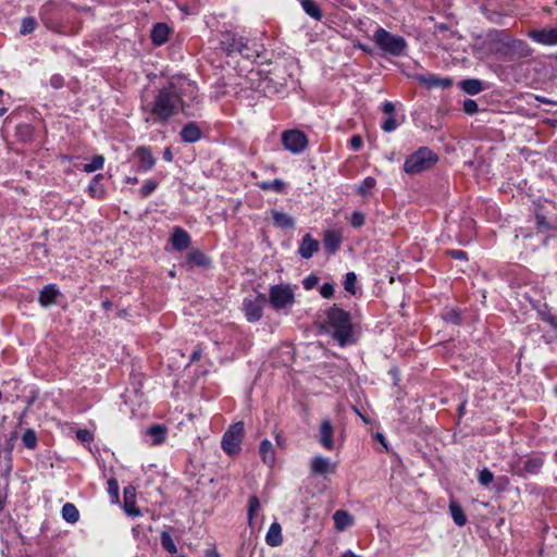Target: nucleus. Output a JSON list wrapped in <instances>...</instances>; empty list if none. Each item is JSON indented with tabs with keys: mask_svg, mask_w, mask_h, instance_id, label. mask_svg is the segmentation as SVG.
<instances>
[{
	"mask_svg": "<svg viewBox=\"0 0 557 557\" xmlns=\"http://www.w3.org/2000/svg\"><path fill=\"white\" fill-rule=\"evenodd\" d=\"M185 81L172 77L166 84L153 91L151 100H144L141 111L146 123L166 124L184 108L183 86Z\"/></svg>",
	"mask_w": 557,
	"mask_h": 557,
	"instance_id": "1",
	"label": "nucleus"
},
{
	"mask_svg": "<svg viewBox=\"0 0 557 557\" xmlns=\"http://www.w3.org/2000/svg\"><path fill=\"white\" fill-rule=\"evenodd\" d=\"M326 321L332 329L333 338L341 347L351 345L356 342L350 314L347 311L337 306H333L327 311Z\"/></svg>",
	"mask_w": 557,
	"mask_h": 557,
	"instance_id": "2",
	"label": "nucleus"
},
{
	"mask_svg": "<svg viewBox=\"0 0 557 557\" xmlns=\"http://www.w3.org/2000/svg\"><path fill=\"white\" fill-rule=\"evenodd\" d=\"M373 41L385 53L401 55L407 49V41L404 37L394 35L383 27H379L373 34Z\"/></svg>",
	"mask_w": 557,
	"mask_h": 557,
	"instance_id": "3",
	"label": "nucleus"
},
{
	"mask_svg": "<svg viewBox=\"0 0 557 557\" xmlns=\"http://www.w3.org/2000/svg\"><path fill=\"white\" fill-rule=\"evenodd\" d=\"M436 161V154L429 148L422 147L405 160L404 171L408 174H417L432 168Z\"/></svg>",
	"mask_w": 557,
	"mask_h": 557,
	"instance_id": "4",
	"label": "nucleus"
},
{
	"mask_svg": "<svg viewBox=\"0 0 557 557\" xmlns=\"http://www.w3.org/2000/svg\"><path fill=\"white\" fill-rule=\"evenodd\" d=\"M243 438L244 423L236 422L232 424L223 434L221 442L222 449L228 455L238 454Z\"/></svg>",
	"mask_w": 557,
	"mask_h": 557,
	"instance_id": "5",
	"label": "nucleus"
},
{
	"mask_svg": "<svg viewBox=\"0 0 557 557\" xmlns=\"http://www.w3.org/2000/svg\"><path fill=\"white\" fill-rule=\"evenodd\" d=\"M269 301L275 310H281L295 302L294 292L289 285L271 286Z\"/></svg>",
	"mask_w": 557,
	"mask_h": 557,
	"instance_id": "6",
	"label": "nucleus"
},
{
	"mask_svg": "<svg viewBox=\"0 0 557 557\" xmlns=\"http://www.w3.org/2000/svg\"><path fill=\"white\" fill-rule=\"evenodd\" d=\"M268 299L264 294L245 297L243 300V311L249 322H257L262 318L263 307Z\"/></svg>",
	"mask_w": 557,
	"mask_h": 557,
	"instance_id": "7",
	"label": "nucleus"
},
{
	"mask_svg": "<svg viewBox=\"0 0 557 557\" xmlns=\"http://www.w3.org/2000/svg\"><path fill=\"white\" fill-rule=\"evenodd\" d=\"M282 145L294 154H300L308 146V138L304 132L289 129L282 133Z\"/></svg>",
	"mask_w": 557,
	"mask_h": 557,
	"instance_id": "8",
	"label": "nucleus"
},
{
	"mask_svg": "<svg viewBox=\"0 0 557 557\" xmlns=\"http://www.w3.org/2000/svg\"><path fill=\"white\" fill-rule=\"evenodd\" d=\"M419 85L432 89V88H442L447 89L453 85V79L449 77H438L434 74H413L411 76Z\"/></svg>",
	"mask_w": 557,
	"mask_h": 557,
	"instance_id": "9",
	"label": "nucleus"
},
{
	"mask_svg": "<svg viewBox=\"0 0 557 557\" xmlns=\"http://www.w3.org/2000/svg\"><path fill=\"white\" fill-rule=\"evenodd\" d=\"M336 471V463L324 456H314L310 461V472L313 475H327Z\"/></svg>",
	"mask_w": 557,
	"mask_h": 557,
	"instance_id": "10",
	"label": "nucleus"
},
{
	"mask_svg": "<svg viewBox=\"0 0 557 557\" xmlns=\"http://www.w3.org/2000/svg\"><path fill=\"white\" fill-rule=\"evenodd\" d=\"M529 37L544 46H557V27L533 29L529 32Z\"/></svg>",
	"mask_w": 557,
	"mask_h": 557,
	"instance_id": "11",
	"label": "nucleus"
},
{
	"mask_svg": "<svg viewBox=\"0 0 557 557\" xmlns=\"http://www.w3.org/2000/svg\"><path fill=\"white\" fill-rule=\"evenodd\" d=\"M166 435L168 428L162 424H152L145 431L146 441L151 446L164 443Z\"/></svg>",
	"mask_w": 557,
	"mask_h": 557,
	"instance_id": "12",
	"label": "nucleus"
},
{
	"mask_svg": "<svg viewBox=\"0 0 557 557\" xmlns=\"http://www.w3.org/2000/svg\"><path fill=\"white\" fill-rule=\"evenodd\" d=\"M135 157L138 159V169L141 172L151 170L156 164V158L152 156L151 149L140 146L135 150Z\"/></svg>",
	"mask_w": 557,
	"mask_h": 557,
	"instance_id": "13",
	"label": "nucleus"
},
{
	"mask_svg": "<svg viewBox=\"0 0 557 557\" xmlns=\"http://www.w3.org/2000/svg\"><path fill=\"white\" fill-rule=\"evenodd\" d=\"M60 295V290L55 284L46 285L40 292L38 296V301L42 307H50L55 304L58 296Z\"/></svg>",
	"mask_w": 557,
	"mask_h": 557,
	"instance_id": "14",
	"label": "nucleus"
},
{
	"mask_svg": "<svg viewBox=\"0 0 557 557\" xmlns=\"http://www.w3.org/2000/svg\"><path fill=\"white\" fill-rule=\"evenodd\" d=\"M542 466V458L533 457L527 459L522 468H513L512 472L521 476H525L527 474H537L541 471Z\"/></svg>",
	"mask_w": 557,
	"mask_h": 557,
	"instance_id": "15",
	"label": "nucleus"
},
{
	"mask_svg": "<svg viewBox=\"0 0 557 557\" xmlns=\"http://www.w3.org/2000/svg\"><path fill=\"white\" fill-rule=\"evenodd\" d=\"M333 434L334 428L331 421L329 419L323 420L320 425V443L329 450L334 448Z\"/></svg>",
	"mask_w": 557,
	"mask_h": 557,
	"instance_id": "16",
	"label": "nucleus"
},
{
	"mask_svg": "<svg viewBox=\"0 0 557 557\" xmlns=\"http://www.w3.org/2000/svg\"><path fill=\"white\" fill-rule=\"evenodd\" d=\"M333 521L335 530L343 532L354 524V517L348 511L339 509L333 513Z\"/></svg>",
	"mask_w": 557,
	"mask_h": 557,
	"instance_id": "17",
	"label": "nucleus"
},
{
	"mask_svg": "<svg viewBox=\"0 0 557 557\" xmlns=\"http://www.w3.org/2000/svg\"><path fill=\"white\" fill-rule=\"evenodd\" d=\"M171 242L172 246L176 250H185L190 245V236L185 230L181 227H175L172 234Z\"/></svg>",
	"mask_w": 557,
	"mask_h": 557,
	"instance_id": "18",
	"label": "nucleus"
},
{
	"mask_svg": "<svg viewBox=\"0 0 557 557\" xmlns=\"http://www.w3.org/2000/svg\"><path fill=\"white\" fill-rule=\"evenodd\" d=\"M342 243V234L335 230H329L324 234L323 245L329 253H334Z\"/></svg>",
	"mask_w": 557,
	"mask_h": 557,
	"instance_id": "19",
	"label": "nucleus"
},
{
	"mask_svg": "<svg viewBox=\"0 0 557 557\" xmlns=\"http://www.w3.org/2000/svg\"><path fill=\"white\" fill-rule=\"evenodd\" d=\"M319 242L313 239L310 234H306L299 246V253L304 259H309L318 251Z\"/></svg>",
	"mask_w": 557,
	"mask_h": 557,
	"instance_id": "20",
	"label": "nucleus"
},
{
	"mask_svg": "<svg viewBox=\"0 0 557 557\" xmlns=\"http://www.w3.org/2000/svg\"><path fill=\"white\" fill-rule=\"evenodd\" d=\"M259 451H260L262 461L268 467H273L276 461L275 449H274L273 444L269 440H263L260 443Z\"/></svg>",
	"mask_w": 557,
	"mask_h": 557,
	"instance_id": "21",
	"label": "nucleus"
},
{
	"mask_svg": "<svg viewBox=\"0 0 557 557\" xmlns=\"http://www.w3.org/2000/svg\"><path fill=\"white\" fill-rule=\"evenodd\" d=\"M181 137L186 143H196L201 137V131L196 123L190 122L182 128Z\"/></svg>",
	"mask_w": 557,
	"mask_h": 557,
	"instance_id": "22",
	"label": "nucleus"
},
{
	"mask_svg": "<svg viewBox=\"0 0 557 557\" xmlns=\"http://www.w3.org/2000/svg\"><path fill=\"white\" fill-rule=\"evenodd\" d=\"M103 180V175L102 174H97L95 175L89 185H88V194L91 198H95V199H101L104 197L106 195V188L104 186L101 184V181Z\"/></svg>",
	"mask_w": 557,
	"mask_h": 557,
	"instance_id": "23",
	"label": "nucleus"
},
{
	"mask_svg": "<svg viewBox=\"0 0 557 557\" xmlns=\"http://www.w3.org/2000/svg\"><path fill=\"white\" fill-rule=\"evenodd\" d=\"M169 34L170 28L163 23H158L151 30V40L154 45L161 46L168 41Z\"/></svg>",
	"mask_w": 557,
	"mask_h": 557,
	"instance_id": "24",
	"label": "nucleus"
},
{
	"mask_svg": "<svg viewBox=\"0 0 557 557\" xmlns=\"http://www.w3.org/2000/svg\"><path fill=\"white\" fill-rule=\"evenodd\" d=\"M265 541L270 546H278L283 542L282 528L277 522H273L265 535Z\"/></svg>",
	"mask_w": 557,
	"mask_h": 557,
	"instance_id": "25",
	"label": "nucleus"
},
{
	"mask_svg": "<svg viewBox=\"0 0 557 557\" xmlns=\"http://www.w3.org/2000/svg\"><path fill=\"white\" fill-rule=\"evenodd\" d=\"M237 38L235 34L225 32L221 35L220 46L227 53H235V47L237 45Z\"/></svg>",
	"mask_w": 557,
	"mask_h": 557,
	"instance_id": "26",
	"label": "nucleus"
},
{
	"mask_svg": "<svg viewBox=\"0 0 557 557\" xmlns=\"http://www.w3.org/2000/svg\"><path fill=\"white\" fill-rule=\"evenodd\" d=\"M449 511L454 522L458 527H463L467 523V517L462 509V507L455 500H450L449 503Z\"/></svg>",
	"mask_w": 557,
	"mask_h": 557,
	"instance_id": "27",
	"label": "nucleus"
},
{
	"mask_svg": "<svg viewBox=\"0 0 557 557\" xmlns=\"http://www.w3.org/2000/svg\"><path fill=\"white\" fill-rule=\"evenodd\" d=\"M62 518L71 524L76 523L79 520V511L76 508V506L72 503H66L63 505L62 510Z\"/></svg>",
	"mask_w": 557,
	"mask_h": 557,
	"instance_id": "28",
	"label": "nucleus"
},
{
	"mask_svg": "<svg viewBox=\"0 0 557 557\" xmlns=\"http://www.w3.org/2000/svg\"><path fill=\"white\" fill-rule=\"evenodd\" d=\"M122 396L124 398L125 404L135 406V405H140V403H141V395L139 394V387L136 384L131 385V388H126Z\"/></svg>",
	"mask_w": 557,
	"mask_h": 557,
	"instance_id": "29",
	"label": "nucleus"
},
{
	"mask_svg": "<svg viewBox=\"0 0 557 557\" xmlns=\"http://www.w3.org/2000/svg\"><path fill=\"white\" fill-rule=\"evenodd\" d=\"M301 7L304 11L314 20L320 21L322 18V12L313 0H302Z\"/></svg>",
	"mask_w": 557,
	"mask_h": 557,
	"instance_id": "30",
	"label": "nucleus"
},
{
	"mask_svg": "<svg viewBox=\"0 0 557 557\" xmlns=\"http://www.w3.org/2000/svg\"><path fill=\"white\" fill-rule=\"evenodd\" d=\"M375 186L376 180L372 176H368L356 187V190L360 196L368 197Z\"/></svg>",
	"mask_w": 557,
	"mask_h": 557,
	"instance_id": "31",
	"label": "nucleus"
},
{
	"mask_svg": "<svg viewBox=\"0 0 557 557\" xmlns=\"http://www.w3.org/2000/svg\"><path fill=\"white\" fill-rule=\"evenodd\" d=\"M461 88L469 95H476L482 91L483 86L481 81L470 78L462 81Z\"/></svg>",
	"mask_w": 557,
	"mask_h": 557,
	"instance_id": "32",
	"label": "nucleus"
},
{
	"mask_svg": "<svg viewBox=\"0 0 557 557\" xmlns=\"http://www.w3.org/2000/svg\"><path fill=\"white\" fill-rule=\"evenodd\" d=\"M272 218H273V221H274L276 226L285 227V228L294 226L293 218L289 216L288 214L284 213V212L273 211L272 212Z\"/></svg>",
	"mask_w": 557,
	"mask_h": 557,
	"instance_id": "33",
	"label": "nucleus"
},
{
	"mask_svg": "<svg viewBox=\"0 0 557 557\" xmlns=\"http://www.w3.org/2000/svg\"><path fill=\"white\" fill-rule=\"evenodd\" d=\"M258 186L262 190H274L275 193H283L286 184L283 180L275 178L273 181L261 182L258 184Z\"/></svg>",
	"mask_w": 557,
	"mask_h": 557,
	"instance_id": "34",
	"label": "nucleus"
},
{
	"mask_svg": "<svg viewBox=\"0 0 557 557\" xmlns=\"http://www.w3.org/2000/svg\"><path fill=\"white\" fill-rule=\"evenodd\" d=\"M104 157L101 154H97L91 159L90 163H86L83 166V171L86 173H92L95 171L101 170L104 165Z\"/></svg>",
	"mask_w": 557,
	"mask_h": 557,
	"instance_id": "35",
	"label": "nucleus"
},
{
	"mask_svg": "<svg viewBox=\"0 0 557 557\" xmlns=\"http://www.w3.org/2000/svg\"><path fill=\"white\" fill-rule=\"evenodd\" d=\"M22 442L28 449H35L37 446V435L33 429H27L22 435Z\"/></svg>",
	"mask_w": 557,
	"mask_h": 557,
	"instance_id": "36",
	"label": "nucleus"
},
{
	"mask_svg": "<svg viewBox=\"0 0 557 557\" xmlns=\"http://www.w3.org/2000/svg\"><path fill=\"white\" fill-rule=\"evenodd\" d=\"M162 547L170 554L177 552L176 545L169 532L163 531L160 536Z\"/></svg>",
	"mask_w": 557,
	"mask_h": 557,
	"instance_id": "37",
	"label": "nucleus"
},
{
	"mask_svg": "<svg viewBox=\"0 0 557 557\" xmlns=\"http://www.w3.org/2000/svg\"><path fill=\"white\" fill-rule=\"evenodd\" d=\"M124 510L127 516L139 517L141 516L140 510L136 507L134 500H127V490H124Z\"/></svg>",
	"mask_w": 557,
	"mask_h": 557,
	"instance_id": "38",
	"label": "nucleus"
},
{
	"mask_svg": "<svg viewBox=\"0 0 557 557\" xmlns=\"http://www.w3.org/2000/svg\"><path fill=\"white\" fill-rule=\"evenodd\" d=\"M36 25H37V22L34 17H32V16L24 17L22 21V24H21L20 33L22 35L30 34L35 30Z\"/></svg>",
	"mask_w": 557,
	"mask_h": 557,
	"instance_id": "39",
	"label": "nucleus"
},
{
	"mask_svg": "<svg viewBox=\"0 0 557 557\" xmlns=\"http://www.w3.org/2000/svg\"><path fill=\"white\" fill-rule=\"evenodd\" d=\"M356 283H357V276L354 272H348L345 275L344 281V288L346 292L350 293L351 295L356 294Z\"/></svg>",
	"mask_w": 557,
	"mask_h": 557,
	"instance_id": "40",
	"label": "nucleus"
},
{
	"mask_svg": "<svg viewBox=\"0 0 557 557\" xmlns=\"http://www.w3.org/2000/svg\"><path fill=\"white\" fill-rule=\"evenodd\" d=\"M235 52L240 53L246 58L253 57V54L250 53V49L248 48V40L244 37L237 38V45L235 47Z\"/></svg>",
	"mask_w": 557,
	"mask_h": 557,
	"instance_id": "41",
	"label": "nucleus"
},
{
	"mask_svg": "<svg viewBox=\"0 0 557 557\" xmlns=\"http://www.w3.org/2000/svg\"><path fill=\"white\" fill-rule=\"evenodd\" d=\"M478 480L482 486L486 487L494 481V474L487 468H484L479 472Z\"/></svg>",
	"mask_w": 557,
	"mask_h": 557,
	"instance_id": "42",
	"label": "nucleus"
},
{
	"mask_svg": "<svg viewBox=\"0 0 557 557\" xmlns=\"http://www.w3.org/2000/svg\"><path fill=\"white\" fill-rule=\"evenodd\" d=\"M158 187V182L153 180H148L144 183L143 187L140 188V196L143 198H146L150 196Z\"/></svg>",
	"mask_w": 557,
	"mask_h": 557,
	"instance_id": "43",
	"label": "nucleus"
},
{
	"mask_svg": "<svg viewBox=\"0 0 557 557\" xmlns=\"http://www.w3.org/2000/svg\"><path fill=\"white\" fill-rule=\"evenodd\" d=\"M259 508H260L259 498L255 495L251 496L249 498V503H248V519H249V521L252 520L253 516L257 513Z\"/></svg>",
	"mask_w": 557,
	"mask_h": 557,
	"instance_id": "44",
	"label": "nucleus"
},
{
	"mask_svg": "<svg viewBox=\"0 0 557 557\" xmlns=\"http://www.w3.org/2000/svg\"><path fill=\"white\" fill-rule=\"evenodd\" d=\"M350 225L352 227H361L366 222V216L361 211H355L352 212L350 219H349Z\"/></svg>",
	"mask_w": 557,
	"mask_h": 557,
	"instance_id": "45",
	"label": "nucleus"
},
{
	"mask_svg": "<svg viewBox=\"0 0 557 557\" xmlns=\"http://www.w3.org/2000/svg\"><path fill=\"white\" fill-rule=\"evenodd\" d=\"M444 319L445 321L450 322L453 324H459L461 321L460 312L455 309L448 310L444 314Z\"/></svg>",
	"mask_w": 557,
	"mask_h": 557,
	"instance_id": "46",
	"label": "nucleus"
},
{
	"mask_svg": "<svg viewBox=\"0 0 557 557\" xmlns=\"http://www.w3.org/2000/svg\"><path fill=\"white\" fill-rule=\"evenodd\" d=\"M479 110V107H478V103L475 100L473 99H467L465 100L463 102V111L467 113V114H474L476 113Z\"/></svg>",
	"mask_w": 557,
	"mask_h": 557,
	"instance_id": "47",
	"label": "nucleus"
},
{
	"mask_svg": "<svg viewBox=\"0 0 557 557\" xmlns=\"http://www.w3.org/2000/svg\"><path fill=\"white\" fill-rule=\"evenodd\" d=\"M536 226L539 232L545 233L550 230L549 223L545 216L537 214L536 215Z\"/></svg>",
	"mask_w": 557,
	"mask_h": 557,
	"instance_id": "48",
	"label": "nucleus"
},
{
	"mask_svg": "<svg viewBox=\"0 0 557 557\" xmlns=\"http://www.w3.org/2000/svg\"><path fill=\"white\" fill-rule=\"evenodd\" d=\"M397 128V122L393 116H388L382 124V129L391 133Z\"/></svg>",
	"mask_w": 557,
	"mask_h": 557,
	"instance_id": "49",
	"label": "nucleus"
},
{
	"mask_svg": "<svg viewBox=\"0 0 557 557\" xmlns=\"http://www.w3.org/2000/svg\"><path fill=\"white\" fill-rule=\"evenodd\" d=\"M320 294L323 298H331L334 295V285L332 283L322 284Z\"/></svg>",
	"mask_w": 557,
	"mask_h": 557,
	"instance_id": "50",
	"label": "nucleus"
},
{
	"mask_svg": "<svg viewBox=\"0 0 557 557\" xmlns=\"http://www.w3.org/2000/svg\"><path fill=\"white\" fill-rule=\"evenodd\" d=\"M50 86L54 89H60L64 86V78L59 74H54L50 77Z\"/></svg>",
	"mask_w": 557,
	"mask_h": 557,
	"instance_id": "51",
	"label": "nucleus"
},
{
	"mask_svg": "<svg viewBox=\"0 0 557 557\" xmlns=\"http://www.w3.org/2000/svg\"><path fill=\"white\" fill-rule=\"evenodd\" d=\"M108 493L117 498L119 496V484H117V481L115 479H110L108 481Z\"/></svg>",
	"mask_w": 557,
	"mask_h": 557,
	"instance_id": "52",
	"label": "nucleus"
},
{
	"mask_svg": "<svg viewBox=\"0 0 557 557\" xmlns=\"http://www.w3.org/2000/svg\"><path fill=\"white\" fill-rule=\"evenodd\" d=\"M319 282V278L318 276L315 275H309L307 276L305 280H304V287L306 289H311L313 288Z\"/></svg>",
	"mask_w": 557,
	"mask_h": 557,
	"instance_id": "53",
	"label": "nucleus"
},
{
	"mask_svg": "<svg viewBox=\"0 0 557 557\" xmlns=\"http://www.w3.org/2000/svg\"><path fill=\"white\" fill-rule=\"evenodd\" d=\"M189 259L196 264L201 265L205 263V256L199 251H193L189 253Z\"/></svg>",
	"mask_w": 557,
	"mask_h": 557,
	"instance_id": "54",
	"label": "nucleus"
},
{
	"mask_svg": "<svg viewBox=\"0 0 557 557\" xmlns=\"http://www.w3.org/2000/svg\"><path fill=\"white\" fill-rule=\"evenodd\" d=\"M349 144H350V147L354 149V150H359L362 146V138L361 136L359 135H355L350 138L349 140Z\"/></svg>",
	"mask_w": 557,
	"mask_h": 557,
	"instance_id": "55",
	"label": "nucleus"
},
{
	"mask_svg": "<svg viewBox=\"0 0 557 557\" xmlns=\"http://www.w3.org/2000/svg\"><path fill=\"white\" fill-rule=\"evenodd\" d=\"M448 253L454 259H458V260H466L467 259V253L463 250H449Z\"/></svg>",
	"mask_w": 557,
	"mask_h": 557,
	"instance_id": "56",
	"label": "nucleus"
},
{
	"mask_svg": "<svg viewBox=\"0 0 557 557\" xmlns=\"http://www.w3.org/2000/svg\"><path fill=\"white\" fill-rule=\"evenodd\" d=\"M394 110H395V107H394V104L391 101H385L383 103L382 111L384 113H386L389 116H392L391 114L394 112Z\"/></svg>",
	"mask_w": 557,
	"mask_h": 557,
	"instance_id": "57",
	"label": "nucleus"
},
{
	"mask_svg": "<svg viewBox=\"0 0 557 557\" xmlns=\"http://www.w3.org/2000/svg\"><path fill=\"white\" fill-rule=\"evenodd\" d=\"M77 437L82 441H88L91 438V435L87 430H79L77 432Z\"/></svg>",
	"mask_w": 557,
	"mask_h": 557,
	"instance_id": "58",
	"label": "nucleus"
},
{
	"mask_svg": "<svg viewBox=\"0 0 557 557\" xmlns=\"http://www.w3.org/2000/svg\"><path fill=\"white\" fill-rule=\"evenodd\" d=\"M535 100L540 101V102H543V103H547V104H557L556 101L552 100V99H548V98H545V97H542V96H535L534 97Z\"/></svg>",
	"mask_w": 557,
	"mask_h": 557,
	"instance_id": "59",
	"label": "nucleus"
},
{
	"mask_svg": "<svg viewBox=\"0 0 557 557\" xmlns=\"http://www.w3.org/2000/svg\"><path fill=\"white\" fill-rule=\"evenodd\" d=\"M163 159L168 162H171L173 160V153L170 148H165L163 152Z\"/></svg>",
	"mask_w": 557,
	"mask_h": 557,
	"instance_id": "60",
	"label": "nucleus"
},
{
	"mask_svg": "<svg viewBox=\"0 0 557 557\" xmlns=\"http://www.w3.org/2000/svg\"><path fill=\"white\" fill-rule=\"evenodd\" d=\"M352 409H354V411H355V412H356V413H357V414L362 419V421H363L364 423H367V424H368V423L370 422V421H369V419H368L366 416H363V414L358 410V408H357V407H352Z\"/></svg>",
	"mask_w": 557,
	"mask_h": 557,
	"instance_id": "61",
	"label": "nucleus"
},
{
	"mask_svg": "<svg viewBox=\"0 0 557 557\" xmlns=\"http://www.w3.org/2000/svg\"><path fill=\"white\" fill-rule=\"evenodd\" d=\"M200 354H201V350H200V349H196V350H194V352H193V355H191V357H190V360H191V361H196V360H198V359H199V357H200Z\"/></svg>",
	"mask_w": 557,
	"mask_h": 557,
	"instance_id": "62",
	"label": "nucleus"
},
{
	"mask_svg": "<svg viewBox=\"0 0 557 557\" xmlns=\"http://www.w3.org/2000/svg\"><path fill=\"white\" fill-rule=\"evenodd\" d=\"M341 557H360V556L356 555V554H355L354 552H351V550H346V552H344V553L342 554V556H341Z\"/></svg>",
	"mask_w": 557,
	"mask_h": 557,
	"instance_id": "63",
	"label": "nucleus"
},
{
	"mask_svg": "<svg viewBox=\"0 0 557 557\" xmlns=\"http://www.w3.org/2000/svg\"><path fill=\"white\" fill-rule=\"evenodd\" d=\"M206 556L207 557H220V555L214 549L207 550Z\"/></svg>",
	"mask_w": 557,
	"mask_h": 557,
	"instance_id": "64",
	"label": "nucleus"
}]
</instances>
